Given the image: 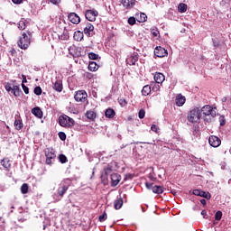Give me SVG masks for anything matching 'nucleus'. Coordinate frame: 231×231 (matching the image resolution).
Returning a JSON list of instances; mask_svg holds the SVG:
<instances>
[{"label": "nucleus", "instance_id": "1", "mask_svg": "<svg viewBox=\"0 0 231 231\" xmlns=\"http://www.w3.org/2000/svg\"><path fill=\"white\" fill-rule=\"evenodd\" d=\"M200 114L202 115V120L210 124L217 116V108L206 105L200 108Z\"/></svg>", "mask_w": 231, "mask_h": 231}, {"label": "nucleus", "instance_id": "2", "mask_svg": "<svg viewBox=\"0 0 231 231\" xmlns=\"http://www.w3.org/2000/svg\"><path fill=\"white\" fill-rule=\"evenodd\" d=\"M33 37V32L30 30L22 32V36L17 42V46L21 50H28L30 44H32V38Z\"/></svg>", "mask_w": 231, "mask_h": 231}, {"label": "nucleus", "instance_id": "3", "mask_svg": "<svg viewBox=\"0 0 231 231\" xmlns=\"http://www.w3.org/2000/svg\"><path fill=\"white\" fill-rule=\"evenodd\" d=\"M202 115L201 110L199 106H194L187 116V120L190 124H199V120H201Z\"/></svg>", "mask_w": 231, "mask_h": 231}, {"label": "nucleus", "instance_id": "4", "mask_svg": "<svg viewBox=\"0 0 231 231\" xmlns=\"http://www.w3.org/2000/svg\"><path fill=\"white\" fill-rule=\"evenodd\" d=\"M44 155L46 157V160H45L46 165H53V162H55V158H57L55 150L53 148H45Z\"/></svg>", "mask_w": 231, "mask_h": 231}, {"label": "nucleus", "instance_id": "5", "mask_svg": "<svg viewBox=\"0 0 231 231\" xmlns=\"http://www.w3.org/2000/svg\"><path fill=\"white\" fill-rule=\"evenodd\" d=\"M59 124L61 127H73L75 125V120L67 115L60 116L59 117Z\"/></svg>", "mask_w": 231, "mask_h": 231}, {"label": "nucleus", "instance_id": "6", "mask_svg": "<svg viewBox=\"0 0 231 231\" xmlns=\"http://www.w3.org/2000/svg\"><path fill=\"white\" fill-rule=\"evenodd\" d=\"M69 183H71V180L65 179L60 184V187L58 188V196L64 198V194H66V192H68V189H69Z\"/></svg>", "mask_w": 231, "mask_h": 231}, {"label": "nucleus", "instance_id": "7", "mask_svg": "<svg viewBox=\"0 0 231 231\" xmlns=\"http://www.w3.org/2000/svg\"><path fill=\"white\" fill-rule=\"evenodd\" d=\"M145 187L149 190H152L153 194H163V187L154 185V183L145 182Z\"/></svg>", "mask_w": 231, "mask_h": 231}, {"label": "nucleus", "instance_id": "8", "mask_svg": "<svg viewBox=\"0 0 231 231\" xmlns=\"http://www.w3.org/2000/svg\"><path fill=\"white\" fill-rule=\"evenodd\" d=\"M74 98L76 102H88V93L86 90H79L76 92Z\"/></svg>", "mask_w": 231, "mask_h": 231}, {"label": "nucleus", "instance_id": "9", "mask_svg": "<svg viewBox=\"0 0 231 231\" xmlns=\"http://www.w3.org/2000/svg\"><path fill=\"white\" fill-rule=\"evenodd\" d=\"M86 19L90 21L91 23L97 21V17H98V11L95 9L87 10L85 14Z\"/></svg>", "mask_w": 231, "mask_h": 231}, {"label": "nucleus", "instance_id": "10", "mask_svg": "<svg viewBox=\"0 0 231 231\" xmlns=\"http://www.w3.org/2000/svg\"><path fill=\"white\" fill-rule=\"evenodd\" d=\"M138 59H140V55L138 54V52H133L127 56L126 64H128L129 66H136Z\"/></svg>", "mask_w": 231, "mask_h": 231}, {"label": "nucleus", "instance_id": "11", "mask_svg": "<svg viewBox=\"0 0 231 231\" xmlns=\"http://www.w3.org/2000/svg\"><path fill=\"white\" fill-rule=\"evenodd\" d=\"M95 30V26L91 23H86L85 27L83 28V32L87 37H93V32Z\"/></svg>", "mask_w": 231, "mask_h": 231}, {"label": "nucleus", "instance_id": "12", "mask_svg": "<svg viewBox=\"0 0 231 231\" xmlns=\"http://www.w3.org/2000/svg\"><path fill=\"white\" fill-rule=\"evenodd\" d=\"M154 55H156V57H159L160 59L163 58V57H167V55H169V52L167 51V50L162 46H158L155 48L154 50Z\"/></svg>", "mask_w": 231, "mask_h": 231}, {"label": "nucleus", "instance_id": "13", "mask_svg": "<svg viewBox=\"0 0 231 231\" xmlns=\"http://www.w3.org/2000/svg\"><path fill=\"white\" fill-rule=\"evenodd\" d=\"M208 143L211 147L217 148L221 145V139L216 135H211L208 138Z\"/></svg>", "mask_w": 231, "mask_h": 231}, {"label": "nucleus", "instance_id": "14", "mask_svg": "<svg viewBox=\"0 0 231 231\" xmlns=\"http://www.w3.org/2000/svg\"><path fill=\"white\" fill-rule=\"evenodd\" d=\"M121 5L126 9L131 10L136 5V0H121Z\"/></svg>", "mask_w": 231, "mask_h": 231}, {"label": "nucleus", "instance_id": "15", "mask_svg": "<svg viewBox=\"0 0 231 231\" xmlns=\"http://www.w3.org/2000/svg\"><path fill=\"white\" fill-rule=\"evenodd\" d=\"M68 19L70 23H72V24H79V23H80V16H79V14L76 13H70L68 15Z\"/></svg>", "mask_w": 231, "mask_h": 231}, {"label": "nucleus", "instance_id": "16", "mask_svg": "<svg viewBox=\"0 0 231 231\" xmlns=\"http://www.w3.org/2000/svg\"><path fill=\"white\" fill-rule=\"evenodd\" d=\"M120 180H122V177L120 176V174H117V173L111 174V186L116 187V185L120 183Z\"/></svg>", "mask_w": 231, "mask_h": 231}, {"label": "nucleus", "instance_id": "17", "mask_svg": "<svg viewBox=\"0 0 231 231\" xmlns=\"http://www.w3.org/2000/svg\"><path fill=\"white\" fill-rule=\"evenodd\" d=\"M2 167H4V169H5V171H10V169H12V161H10V159L8 157L4 158L1 162H0Z\"/></svg>", "mask_w": 231, "mask_h": 231}, {"label": "nucleus", "instance_id": "18", "mask_svg": "<svg viewBox=\"0 0 231 231\" xmlns=\"http://www.w3.org/2000/svg\"><path fill=\"white\" fill-rule=\"evenodd\" d=\"M154 80L156 84H163L165 81V76L162 73L156 72L154 75Z\"/></svg>", "mask_w": 231, "mask_h": 231}, {"label": "nucleus", "instance_id": "19", "mask_svg": "<svg viewBox=\"0 0 231 231\" xmlns=\"http://www.w3.org/2000/svg\"><path fill=\"white\" fill-rule=\"evenodd\" d=\"M85 116L88 118V120L95 122V120L97 119V112L93 110H88L85 114Z\"/></svg>", "mask_w": 231, "mask_h": 231}, {"label": "nucleus", "instance_id": "20", "mask_svg": "<svg viewBox=\"0 0 231 231\" xmlns=\"http://www.w3.org/2000/svg\"><path fill=\"white\" fill-rule=\"evenodd\" d=\"M105 116L106 118H115V116H116V112H115V109L113 108H107L105 111Z\"/></svg>", "mask_w": 231, "mask_h": 231}, {"label": "nucleus", "instance_id": "21", "mask_svg": "<svg viewBox=\"0 0 231 231\" xmlns=\"http://www.w3.org/2000/svg\"><path fill=\"white\" fill-rule=\"evenodd\" d=\"M123 206H124V199L119 198L115 200L114 208H116V210H120V208H122Z\"/></svg>", "mask_w": 231, "mask_h": 231}, {"label": "nucleus", "instance_id": "22", "mask_svg": "<svg viewBox=\"0 0 231 231\" xmlns=\"http://www.w3.org/2000/svg\"><path fill=\"white\" fill-rule=\"evenodd\" d=\"M53 89L55 91H58V93H61L63 87H62V81L61 80H56L53 84Z\"/></svg>", "mask_w": 231, "mask_h": 231}, {"label": "nucleus", "instance_id": "23", "mask_svg": "<svg viewBox=\"0 0 231 231\" xmlns=\"http://www.w3.org/2000/svg\"><path fill=\"white\" fill-rule=\"evenodd\" d=\"M186 100H187V99L185 98V97H183V96H181V95H179V96L176 97L175 102H176V104H177V106H178L179 107H181V106H183V105L185 104Z\"/></svg>", "mask_w": 231, "mask_h": 231}, {"label": "nucleus", "instance_id": "24", "mask_svg": "<svg viewBox=\"0 0 231 231\" xmlns=\"http://www.w3.org/2000/svg\"><path fill=\"white\" fill-rule=\"evenodd\" d=\"M32 114L34 115V116H37V118H42V110H41L39 106L32 108Z\"/></svg>", "mask_w": 231, "mask_h": 231}, {"label": "nucleus", "instance_id": "25", "mask_svg": "<svg viewBox=\"0 0 231 231\" xmlns=\"http://www.w3.org/2000/svg\"><path fill=\"white\" fill-rule=\"evenodd\" d=\"M24 127V125H23V120L21 118H17L14 120V128L16 131H21Z\"/></svg>", "mask_w": 231, "mask_h": 231}, {"label": "nucleus", "instance_id": "26", "mask_svg": "<svg viewBox=\"0 0 231 231\" xmlns=\"http://www.w3.org/2000/svg\"><path fill=\"white\" fill-rule=\"evenodd\" d=\"M84 39V32L80 31H77L74 32V41H77L78 42H80Z\"/></svg>", "mask_w": 231, "mask_h": 231}, {"label": "nucleus", "instance_id": "27", "mask_svg": "<svg viewBox=\"0 0 231 231\" xmlns=\"http://www.w3.org/2000/svg\"><path fill=\"white\" fill-rule=\"evenodd\" d=\"M99 68H100V66H98V64H97V62L89 61V64H88L89 71H97Z\"/></svg>", "mask_w": 231, "mask_h": 231}, {"label": "nucleus", "instance_id": "28", "mask_svg": "<svg viewBox=\"0 0 231 231\" xmlns=\"http://www.w3.org/2000/svg\"><path fill=\"white\" fill-rule=\"evenodd\" d=\"M142 95H143V97H148V95H151V86L145 85L142 89Z\"/></svg>", "mask_w": 231, "mask_h": 231}, {"label": "nucleus", "instance_id": "29", "mask_svg": "<svg viewBox=\"0 0 231 231\" xmlns=\"http://www.w3.org/2000/svg\"><path fill=\"white\" fill-rule=\"evenodd\" d=\"M178 12H180V14H185V12H187V4H179Z\"/></svg>", "mask_w": 231, "mask_h": 231}, {"label": "nucleus", "instance_id": "30", "mask_svg": "<svg viewBox=\"0 0 231 231\" xmlns=\"http://www.w3.org/2000/svg\"><path fill=\"white\" fill-rule=\"evenodd\" d=\"M200 198H205L206 199H210L212 198V195L208 191H203L200 189V193L199 195Z\"/></svg>", "mask_w": 231, "mask_h": 231}, {"label": "nucleus", "instance_id": "31", "mask_svg": "<svg viewBox=\"0 0 231 231\" xmlns=\"http://www.w3.org/2000/svg\"><path fill=\"white\" fill-rule=\"evenodd\" d=\"M12 93L14 97H19L21 95V90L19 88V86H14L13 87V90H12Z\"/></svg>", "mask_w": 231, "mask_h": 231}, {"label": "nucleus", "instance_id": "32", "mask_svg": "<svg viewBox=\"0 0 231 231\" xmlns=\"http://www.w3.org/2000/svg\"><path fill=\"white\" fill-rule=\"evenodd\" d=\"M100 57L98 56V54L95 53V52H89L88 53V59L90 60H98Z\"/></svg>", "mask_w": 231, "mask_h": 231}, {"label": "nucleus", "instance_id": "33", "mask_svg": "<svg viewBox=\"0 0 231 231\" xmlns=\"http://www.w3.org/2000/svg\"><path fill=\"white\" fill-rule=\"evenodd\" d=\"M30 189V187L28 186L27 183H23L22 186H21V192L22 194H28V189Z\"/></svg>", "mask_w": 231, "mask_h": 231}, {"label": "nucleus", "instance_id": "34", "mask_svg": "<svg viewBox=\"0 0 231 231\" xmlns=\"http://www.w3.org/2000/svg\"><path fill=\"white\" fill-rule=\"evenodd\" d=\"M18 28L20 30H26V22L24 20H21L19 23H18Z\"/></svg>", "mask_w": 231, "mask_h": 231}, {"label": "nucleus", "instance_id": "35", "mask_svg": "<svg viewBox=\"0 0 231 231\" xmlns=\"http://www.w3.org/2000/svg\"><path fill=\"white\" fill-rule=\"evenodd\" d=\"M59 161L60 162V163H68V157H66V155L64 154H60Z\"/></svg>", "mask_w": 231, "mask_h": 231}, {"label": "nucleus", "instance_id": "36", "mask_svg": "<svg viewBox=\"0 0 231 231\" xmlns=\"http://www.w3.org/2000/svg\"><path fill=\"white\" fill-rule=\"evenodd\" d=\"M223 217V212L221 211H217L215 214V219L216 221H221V218Z\"/></svg>", "mask_w": 231, "mask_h": 231}, {"label": "nucleus", "instance_id": "37", "mask_svg": "<svg viewBox=\"0 0 231 231\" xmlns=\"http://www.w3.org/2000/svg\"><path fill=\"white\" fill-rule=\"evenodd\" d=\"M230 3L231 0H221L220 6H226V8H228V6H230Z\"/></svg>", "mask_w": 231, "mask_h": 231}, {"label": "nucleus", "instance_id": "38", "mask_svg": "<svg viewBox=\"0 0 231 231\" xmlns=\"http://www.w3.org/2000/svg\"><path fill=\"white\" fill-rule=\"evenodd\" d=\"M104 172L106 176H107L108 174H111V172H113V167L107 166L106 168H104Z\"/></svg>", "mask_w": 231, "mask_h": 231}, {"label": "nucleus", "instance_id": "39", "mask_svg": "<svg viewBox=\"0 0 231 231\" xmlns=\"http://www.w3.org/2000/svg\"><path fill=\"white\" fill-rule=\"evenodd\" d=\"M145 21H147V14L141 13L140 18H139V23H145Z\"/></svg>", "mask_w": 231, "mask_h": 231}, {"label": "nucleus", "instance_id": "40", "mask_svg": "<svg viewBox=\"0 0 231 231\" xmlns=\"http://www.w3.org/2000/svg\"><path fill=\"white\" fill-rule=\"evenodd\" d=\"M101 181H102L103 185H107L109 183V180H107V175L102 174Z\"/></svg>", "mask_w": 231, "mask_h": 231}, {"label": "nucleus", "instance_id": "41", "mask_svg": "<svg viewBox=\"0 0 231 231\" xmlns=\"http://www.w3.org/2000/svg\"><path fill=\"white\" fill-rule=\"evenodd\" d=\"M99 221L100 223H104V221H106V219H107V213H106V211L99 216Z\"/></svg>", "mask_w": 231, "mask_h": 231}, {"label": "nucleus", "instance_id": "42", "mask_svg": "<svg viewBox=\"0 0 231 231\" xmlns=\"http://www.w3.org/2000/svg\"><path fill=\"white\" fill-rule=\"evenodd\" d=\"M128 24H130L131 26L136 24V18H134V16H131L130 18H128Z\"/></svg>", "mask_w": 231, "mask_h": 231}, {"label": "nucleus", "instance_id": "43", "mask_svg": "<svg viewBox=\"0 0 231 231\" xmlns=\"http://www.w3.org/2000/svg\"><path fill=\"white\" fill-rule=\"evenodd\" d=\"M34 94H36L37 97H40V95H42V88L41 87H36L34 88Z\"/></svg>", "mask_w": 231, "mask_h": 231}, {"label": "nucleus", "instance_id": "44", "mask_svg": "<svg viewBox=\"0 0 231 231\" xmlns=\"http://www.w3.org/2000/svg\"><path fill=\"white\" fill-rule=\"evenodd\" d=\"M138 117L142 120L145 118V110L144 109H140L138 113Z\"/></svg>", "mask_w": 231, "mask_h": 231}, {"label": "nucleus", "instance_id": "45", "mask_svg": "<svg viewBox=\"0 0 231 231\" xmlns=\"http://www.w3.org/2000/svg\"><path fill=\"white\" fill-rule=\"evenodd\" d=\"M151 33H152V37H158V35H160V31H158L156 29H152Z\"/></svg>", "mask_w": 231, "mask_h": 231}, {"label": "nucleus", "instance_id": "46", "mask_svg": "<svg viewBox=\"0 0 231 231\" xmlns=\"http://www.w3.org/2000/svg\"><path fill=\"white\" fill-rule=\"evenodd\" d=\"M118 102H119L120 106H122V107H125V106L127 105V101L125 99H124V97L119 98Z\"/></svg>", "mask_w": 231, "mask_h": 231}, {"label": "nucleus", "instance_id": "47", "mask_svg": "<svg viewBox=\"0 0 231 231\" xmlns=\"http://www.w3.org/2000/svg\"><path fill=\"white\" fill-rule=\"evenodd\" d=\"M58 136H59L60 139L62 140V142H64L66 140V134L64 132H60L58 134Z\"/></svg>", "mask_w": 231, "mask_h": 231}, {"label": "nucleus", "instance_id": "48", "mask_svg": "<svg viewBox=\"0 0 231 231\" xmlns=\"http://www.w3.org/2000/svg\"><path fill=\"white\" fill-rule=\"evenodd\" d=\"M22 88H23L25 95H28V93H30V88H28V87H26V85H24V83H22Z\"/></svg>", "mask_w": 231, "mask_h": 231}, {"label": "nucleus", "instance_id": "49", "mask_svg": "<svg viewBox=\"0 0 231 231\" xmlns=\"http://www.w3.org/2000/svg\"><path fill=\"white\" fill-rule=\"evenodd\" d=\"M151 130L153 131V133H158V131H160V127L156 125H152Z\"/></svg>", "mask_w": 231, "mask_h": 231}, {"label": "nucleus", "instance_id": "50", "mask_svg": "<svg viewBox=\"0 0 231 231\" xmlns=\"http://www.w3.org/2000/svg\"><path fill=\"white\" fill-rule=\"evenodd\" d=\"M75 50H77V47H75V46L69 47V49L70 55H73V57H75V55H77V53H73V51H75Z\"/></svg>", "mask_w": 231, "mask_h": 231}, {"label": "nucleus", "instance_id": "51", "mask_svg": "<svg viewBox=\"0 0 231 231\" xmlns=\"http://www.w3.org/2000/svg\"><path fill=\"white\" fill-rule=\"evenodd\" d=\"M133 178H134V174H131V173H128L125 175V181H127L129 180H133Z\"/></svg>", "mask_w": 231, "mask_h": 231}, {"label": "nucleus", "instance_id": "52", "mask_svg": "<svg viewBox=\"0 0 231 231\" xmlns=\"http://www.w3.org/2000/svg\"><path fill=\"white\" fill-rule=\"evenodd\" d=\"M5 90L8 91V93H10V91H12L14 89V88H12V85H10L9 83H7L5 86Z\"/></svg>", "mask_w": 231, "mask_h": 231}, {"label": "nucleus", "instance_id": "53", "mask_svg": "<svg viewBox=\"0 0 231 231\" xmlns=\"http://www.w3.org/2000/svg\"><path fill=\"white\" fill-rule=\"evenodd\" d=\"M85 77H86V79H88V80H91V79H93L94 75H93V73L87 72L85 74Z\"/></svg>", "mask_w": 231, "mask_h": 231}, {"label": "nucleus", "instance_id": "54", "mask_svg": "<svg viewBox=\"0 0 231 231\" xmlns=\"http://www.w3.org/2000/svg\"><path fill=\"white\" fill-rule=\"evenodd\" d=\"M152 91H154V92L160 91V85L155 84V85L152 87Z\"/></svg>", "mask_w": 231, "mask_h": 231}, {"label": "nucleus", "instance_id": "55", "mask_svg": "<svg viewBox=\"0 0 231 231\" xmlns=\"http://www.w3.org/2000/svg\"><path fill=\"white\" fill-rule=\"evenodd\" d=\"M200 192H201V189H193L192 194L194 196H199Z\"/></svg>", "mask_w": 231, "mask_h": 231}, {"label": "nucleus", "instance_id": "56", "mask_svg": "<svg viewBox=\"0 0 231 231\" xmlns=\"http://www.w3.org/2000/svg\"><path fill=\"white\" fill-rule=\"evenodd\" d=\"M52 5H60V0H50Z\"/></svg>", "mask_w": 231, "mask_h": 231}, {"label": "nucleus", "instance_id": "57", "mask_svg": "<svg viewBox=\"0 0 231 231\" xmlns=\"http://www.w3.org/2000/svg\"><path fill=\"white\" fill-rule=\"evenodd\" d=\"M14 5H21L23 3V0H12Z\"/></svg>", "mask_w": 231, "mask_h": 231}, {"label": "nucleus", "instance_id": "58", "mask_svg": "<svg viewBox=\"0 0 231 231\" xmlns=\"http://www.w3.org/2000/svg\"><path fill=\"white\" fill-rule=\"evenodd\" d=\"M201 216H203L204 219H207V210H202Z\"/></svg>", "mask_w": 231, "mask_h": 231}, {"label": "nucleus", "instance_id": "59", "mask_svg": "<svg viewBox=\"0 0 231 231\" xmlns=\"http://www.w3.org/2000/svg\"><path fill=\"white\" fill-rule=\"evenodd\" d=\"M201 205H207V200L205 199H200Z\"/></svg>", "mask_w": 231, "mask_h": 231}, {"label": "nucleus", "instance_id": "60", "mask_svg": "<svg viewBox=\"0 0 231 231\" xmlns=\"http://www.w3.org/2000/svg\"><path fill=\"white\" fill-rule=\"evenodd\" d=\"M23 83L22 84H24V82H27L26 76L23 75Z\"/></svg>", "mask_w": 231, "mask_h": 231}, {"label": "nucleus", "instance_id": "61", "mask_svg": "<svg viewBox=\"0 0 231 231\" xmlns=\"http://www.w3.org/2000/svg\"><path fill=\"white\" fill-rule=\"evenodd\" d=\"M150 180H152V181H156V178L150 176Z\"/></svg>", "mask_w": 231, "mask_h": 231}, {"label": "nucleus", "instance_id": "62", "mask_svg": "<svg viewBox=\"0 0 231 231\" xmlns=\"http://www.w3.org/2000/svg\"><path fill=\"white\" fill-rule=\"evenodd\" d=\"M226 100H227L226 97H224L222 98V102H226Z\"/></svg>", "mask_w": 231, "mask_h": 231}, {"label": "nucleus", "instance_id": "63", "mask_svg": "<svg viewBox=\"0 0 231 231\" xmlns=\"http://www.w3.org/2000/svg\"><path fill=\"white\" fill-rule=\"evenodd\" d=\"M220 125H225V121L221 122Z\"/></svg>", "mask_w": 231, "mask_h": 231}]
</instances>
